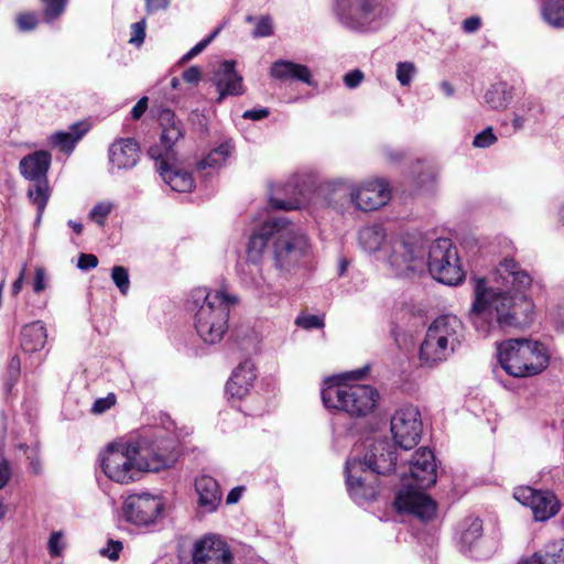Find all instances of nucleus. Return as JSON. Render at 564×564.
<instances>
[{
  "instance_id": "obj_1",
  "label": "nucleus",
  "mask_w": 564,
  "mask_h": 564,
  "mask_svg": "<svg viewBox=\"0 0 564 564\" xmlns=\"http://www.w3.org/2000/svg\"><path fill=\"white\" fill-rule=\"evenodd\" d=\"M496 285L487 286L485 280H477L475 300L469 319L482 336L497 326L520 327L528 323L532 303L524 292L532 283L531 275L511 258L503 259L494 272Z\"/></svg>"
},
{
  "instance_id": "obj_2",
  "label": "nucleus",
  "mask_w": 564,
  "mask_h": 564,
  "mask_svg": "<svg viewBox=\"0 0 564 564\" xmlns=\"http://www.w3.org/2000/svg\"><path fill=\"white\" fill-rule=\"evenodd\" d=\"M178 458L174 441L115 442L100 454V466L105 475L118 484L137 480L142 470L160 471L172 467Z\"/></svg>"
},
{
  "instance_id": "obj_3",
  "label": "nucleus",
  "mask_w": 564,
  "mask_h": 564,
  "mask_svg": "<svg viewBox=\"0 0 564 564\" xmlns=\"http://www.w3.org/2000/svg\"><path fill=\"white\" fill-rule=\"evenodd\" d=\"M399 476L403 481L394 505L399 511L409 512L426 521L434 517L435 502L422 490L436 482V462L433 452L421 447L405 465H400Z\"/></svg>"
},
{
  "instance_id": "obj_4",
  "label": "nucleus",
  "mask_w": 564,
  "mask_h": 564,
  "mask_svg": "<svg viewBox=\"0 0 564 564\" xmlns=\"http://www.w3.org/2000/svg\"><path fill=\"white\" fill-rule=\"evenodd\" d=\"M399 470L394 447L387 440L377 441L364 460L348 458L346 462V482L350 496L356 501L373 499L377 495V475L399 474Z\"/></svg>"
},
{
  "instance_id": "obj_5",
  "label": "nucleus",
  "mask_w": 564,
  "mask_h": 564,
  "mask_svg": "<svg viewBox=\"0 0 564 564\" xmlns=\"http://www.w3.org/2000/svg\"><path fill=\"white\" fill-rule=\"evenodd\" d=\"M328 205L344 210L347 204L360 212H372L386 206L391 199V187L384 178H370L352 183L346 178H335L326 183Z\"/></svg>"
},
{
  "instance_id": "obj_6",
  "label": "nucleus",
  "mask_w": 564,
  "mask_h": 564,
  "mask_svg": "<svg viewBox=\"0 0 564 564\" xmlns=\"http://www.w3.org/2000/svg\"><path fill=\"white\" fill-rule=\"evenodd\" d=\"M195 302L202 301L194 317V326L199 338L208 345L220 343L229 328L230 308L238 303V297L225 290L194 292Z\"/></svg>"
},
{
  "instance_id": "obj_7",
  "label": "nucleus",
  "mask_w": 564,
  "mask_h": 564,
  "mask_svg": "<svg viewBox=\"0 0 564 564\" xmlns=\"http://www.w3.org/2000/svg\"><path fill=\"white\" fill-rule=\"evenodd\" d=\"M465 339L462 321L453 314L441 315L426 329L420 346V361L426 367H435L455 355Z\"/></svg>"
},
{
  "instance_id": "obj_8",
  "label": "nucleus",
  "mask_w": 564,
  "mask_h": 564,
  "mask_svg": "<svg viewBox=\"0 0 564 564\" xmlns=\"http://www.w3.org/2000/svg\"><path fill=\"white\" fill-rule=\"evenodd\" d=\"M497 350L503 370L516 378L536 376L544 371L550 362L547 348L536 340L508 339L499 344Z\"/></svg>"
},
{
  "instance_id": "obj_9",
  "label": "nucleus",
  "mask_w": 564,
  "mask_h": 564,
  "mask_svg": "<svg viewBox=\"0 0 564 564\" xmlns=\"http://www.w3.org/2000/svg\"><path fill=\"white\" fill-rule=\"evenodd\" d=\"M322 400L326 408L348 413L351 416H366L377 406L379 394L368 384H349L336 378L328 379L322 389Z\"/></svg>"
},
{
  "instance_id": "obj_10",
  "label": "nucleus",
  "mask_w": 564,
  "mask_h": 564,
  "mask_svg": "<svg viewBox=\"0 0 564 564\" xmlns=\"http://www.w3.org/2000/svg\"><path fill=\"white\" fill-rule=\"evenodd\" d=\"M311 253V246L305 234L288 218L286 224L279 227L272 245V260L280 274L295 273Z\"/></svg>"
},
{
  "instance_id": "obj_11",
  "label": "nucleus",
  "mask_w": 564,
  "mask_h": 564,
  "mask_svg": "<svg viewBox=\"0 0 564 564\" xmlns=\"http://www.w3.org/2000/svg\"><path fill=\"white\" fill-rule=\"evenodd\" d=\"M424 239L419 235H404L391 239L386 248V261L397 275L422 272L425 269Z\"/></svg>"
},
{
  "instance_id": "obj_12",
  "label": "nucleus",
  "mask_w": 564,
  "mask_h": 564,
  "mask_svg": "<svg viewBox=\"0 0 564 564\" xmlns=\"http://www.w3.org/2000/svg\"><path fill=\"white\" fill-rule=\"evenodd\" d=\"M334 12L343 25L361 33L378 30L386 20L379 0H336Z\"/></svg>"
},
{
  "instance_id": "obj_13",
  "label": "nucleus",
  "mask_w": 564,
  "mask_h": 564,
  "mask_svg": "<svg viewBox=\"0 0 564 564\" xmlns=\"http://www.w3.org/2000/svg\"><path fill=\"white\" fill-rule=\"evenodd\" d=\"M52 155L44 150L35 151L21 159L19 171L21 175L34 185L28 191V196L33 205L36 206V223L42 219V215L51 196V189L47 183V172L51 166Z\"/></svg>"
},
{
  "instance_id": "obj_14",
  "label": "nucleus",
  "mask_w": 564,
  "mask_h": 564,
  "mask_svg": "<svg viewBox=\"0 0 564 564\" xmlns=\"http://www.w3.org/2000/svg\"><path fill=\"white\" fill-rule=\"evenodd\" d=\"M425 267L435 280L447 285H457L465 278L457 249L447 238L436 239L429 246Z\"/></svg>"
},
{
  "instance_id": "obj_15",
  "label": "nucleus",
  "mask_w": 564,
  "mask_h": 564,
  "mask_svg": "<svg viewBox=\"0 0 564 564\" xmlns=\"http://www.w3.org/2000/svg\"><path fill=\"white\" fill-rule=\"evenodd\" d=\"M286 224L285 217H271L253 230L249 238L247 254L248 261L240 265L242 280L251 285L261 283V268L259 262L270 239H275L279 227Z\"/></svg>"
},
{
  "instance_id": "obj_16",
  "label": "nucleus",
  "mask_w": 564,
  "mask_h": 564,
  "mask_svg": "<svg viewBox=\"0 0 564 564\" xmlns=\"http://www.w3.org/2000/svg\"><path fill=\"white\" fill-rule=\"evenodd\" d=\"M456 544L460 553L480 561L490 558L499 549L498 540L484 535V522L475 516H468L458 523Z\"/></svg>"
},
{
  "instance_id": "obj_17",
  "label": "nucleus",
  "mask_w": 564,
  "mask_h": 564,
  "mask_svg": "<svg viewBox=\"0 0 564 564\" xmlns=\"http://www.w3.org/2000/svg\"><path fill=\"white\" fill-rule=\"evenodd\" d=\"M422 430L421 413L414 405L399 408L391 417L393 440L403 449H411L419 443Z\"/></svg>"
},
{
  "instance_id": "obj_18",
  "label": "nucleus",
  "mask_w": 564,
  "mask_h": 564,
  "mask_svg": "<svg viewBox=\"0 0 564 564\" xmlns=\"http://www.w3.org/2000/svg\"><path fill=\"white\" fill-rule=\"evenodd\" d=\"M163 509L164 502L160 496L142 492L128 496L122 512L128 522L148 527L159 519Z\"/></svg>"
},
{
  "instance_id": "obj_19",
  "label": "nucleus",
  "mask_w": 564,
  "mask_h": 564,
  "mask_svg": "<svg viewBox=\"0 0 564 564\" xmlns=\"http://www.w3.org/2000/svg\"><path fill=\"white\" fill-rule=\"evenodd\" d=\"M513 497L523 506L530 507L535 521H546L557 514L561 503L549 490H536L529 486L516 488Z\"/></svg>"
},
{
  "instance_id": "obj_20",
  "label": "nucleus",
  "mask_w": 564,
  "mask_h": 564,
  "mask_svg": "<svg viewBox=\"0 0 564 564\" xmlns=\"http://www.w3.org/2000/svg\"><path fill=\"white\" fill-rule=\"evenodd\" d=\"M234 555L227 542L216 534H206L193 546V564H232Z\"/></svg>"
},
{
  "instance_id": "obj_21",
  "label": "nucleus",
  "mask_w": 564,
  "mask_h": 564,
  "mask_svg": "<svg viewBox=\"0 0 564 564\" xmlns=\"http://www.w3.org/2000/svg\"><path fill=\"white\" fill-rule=\"evenodd\" d=\"M159 122L162 128L161 147H151L149 149V155L153 160H176L173 147L183 138L182 122L176 119L174 112L170 109H163L160 112Z\"/></svg>"
},
{
  "instance_id": "obj_22",
  "label": "nucleus",
  "mask_w": 564,
  "mask_h": 564,
  "mask_svg": "<svg viewBox=\"0 0 564 564\" xmlns=\"http://www.w3.org/2000/svg\"><path fill=\"white\" fill-rule=\"evenodd\" d=\"M234 61H225L215 73V85L219 93L217 102H221L226 96H238L245 93L242 77L235 69Z\"/></svg>"
},
{
  "instance_id": "obj_23",
  "label": "nucleus",
  "mask_w": 564,
  "mask_h": 564,
  "mask_svg": "<svg viewBox=\"0 0 564 564\" xmlns=\"http://www.w3.org/2000/svg\"><path fill=\"white\" fill-rule=\"evenodd\" d=\"M139 159V144L132 138L118 139L109 148V161L113 169H132Z\"/></svg>"
},
{
  "instance_id": "obj_24",
  "label": "nucleus",
  "mask_w": 564,
  "mask_h": 564,
  "mask_svg": "<svg viewBox=\"0 0 564 564\" xmlns=\"http://www.w3.org/2000/svg\"><path fill=\"white\" fill-rule=\"evenodd\" d=\"M156 161V170L163 181L175 192L187 193L194 187L193 176L174 165L175 160L160 159Z\"/></svg>"
},
{
  "instance_id": "obj_25",
  "label": "nucleus",
  "mask_w": 564,
  "mask_h": 564,
  "mask_svg": "<svg viewBox=\"0 0 564 564\" xmlns=\"http://www.w3.org/2000/svg\"><path fill=\"white\" fill-rule=\"evenodd\" d=\"M254 378L253 364L249 360L241 362L227 382V393L231 398L242 399L249 393Z\"/></svg>"
},
{
  "instance_id": "obj_26",
  "label": "nucleus",
  "mask_w": 564,
  "mask_h": 564,
  "mask_svg": "<svg viewBox=\"0 0 564 564\" xmlns=\"http://www.w3.org/2000/svg\"><path fill=\"white\" fill-rule=\"evenodd\" d=\"M198 496V507L203 512H214L221 501V491L218 482L210 476H202L195 481Z\"/></svg>"
},
{
  "instance_id": "obj_27",
  "label": "nucleus",
  "mask_w": 564,
  "mask_h": 564,
  "mask_svg": "<svg viewBox=\"0 0 564 564\" xmlns=\"http://www.w3.org/2000/svg\"><path fill=\"white\" fill-rule=\"evenodd\" d=\"M270 74L281 80L297 79L305 84H312V74L307 66L290 61L280 59L272 64Z\"/></svg>"
},
{
  "instance_id": "obj_28",
  "label": "nucleus",
  "mask_w": 564,
  "mask_h": 564,
  "mask_svg": "<svg viewBox=\"0 0 564 564\" xmlns=\"http://www.w3.org/2000/svg\"><path fill=\"white\" fill-rule=\"evenodd\" d=\"M522 562L525 564H564V538L546 543L542 550Z\"/></svg>"
},
{
  "instance_id": "obj_29",
  "label": "nucleus",
  "mask_w": 564,
  "mask_h": 564,
  "mask_svg": "<svg viewBox=\"0 0 564 564\" xmlns=\"http://www.w3.org/2000/svg\"><path fill=\"white\" fill-rule=\"evenodd\" d=\"M46 339V328L41 321L28 324L22 328L21 346L25 351L41 350L45 346Z\"/></svg>"
},
{
  "instance_id": "obj_30",
  "label": "nucleus",
  "mask_w": 564,
  "mask_h": 564,
  "mask_svg": "<svg viewBox=\"0 0 564 564\" xmlns=\"http://www.w3.org/2000/svg\"><path fill=\"white\" fill-rule=\"evenodd\" d=\"M542 113V106L533 98H525L513 112L512 126L521 130L525 124L534 123Z\"/></svg>"
},
{
  "instance_id": "obj_31",
  "label": "nucleus",
  "mask_w": 564,
  "mask_h": 564,
  "mask_svg": "<svg viewBox=\"0 0 564 564\" xmlns=\"http://www.w3.org/2000/svg\"><path fill=\"white\" fill-rule=\"evenodd\" d=\"M87 129L83 123H75L67 131H57L50 135V144L63 152H72Z\"/></svg>"
},
{
  "instance_id": "obj_32",
  "label": "nucleus",
  "mask_w": 564,
  "mask_h": 564,
  "mask_svg": "<svg viewBox=\"0 0 564 564\" xmlns=\"http://www.w3.org/2000/svg\"><path fill=\"white\" fill-rule=\"evenodd\" d=\"M539 11L547 26L564 30V0H541Z\"/></svg>"
},
{
  "instance_id": "obj_33",
  "label": "nucleus",
  "mask_w": 564,
  "mask_h": 564,
  "mask_svg": "<svg viewBox=\"0 0 564 564\" xmlns=\"http://www.w3.org/2000/svg\"><path fill=\"white\" fill-rule=\"evenodd\" d=\"M386 237L387 234L382 226H366L358 232V243L364 251L375 253L380 250Z\"/></svg>"
},
{
  "instance_id": "obj_34",
  "label": "nucleus",
  "mask_w": 564,
  "mask_h": 564,
  "mask_svg": "<svg viewBox=\"0 0 564 564\" xmlns=\"http://www.w3.org/2000/svg\"><path fill=\"white\" fill-rule=\"evenodd\" d=\"M234 151L230 141L223 142L219 147L213 149L206 158L198 162L199 170H218L223 167Z\"/></svg>"
},
{
  "instance_id": "obj_35",
  "label": "nucleus",
  "mask_w": 564,
  "mask_h": 564,
  "mask_svg": "<svg viewBox=\"0 0 564 564\" xmlns=\"http://www.w3.org/2000/svg\"><path fill=\"white\" fill-rule=\"evenodd\" d=\"M485 102L496 110L505 109L510 102L511 96L502 84L491 86L484 96Z\"/></svg>"
},
{
  "instance_id": "obj_36",
  "label": "nucleus",
  "mask_w": 564,
  "mask_h": 564,
  "mask_svg": "<svg viewBox=\"0 0 564 564\" xmlns=\"http://www.w3.org/2000/svg\"><path fill=\"white\" fill-rule=\"evenodd\" d=\"M416 74V67L412 62H399L395 76L401 86H409Z\"/></svg>"
},
{
  "instance_id": "obj_37",
  "label": "nucleus",
  "mask_w": 564,
  "mask_h": 564,
  "mask_svg": "<svg viewBox=\"0 0 564 564\" xmlns=\"http://www.w3.org/2000/svg\"><path fill=\"white\" fill-rule=\"evenodd\" d=\"M111 279L120 293L126 295L130 289V279L128 270L122 265H115L111 270Z\"/></svg>"
},
{
  "instance_id": "obj_38",
  "label": "nucleus",
  "mask_w": 564,
  "mask_h": 564,
  "mask_svg": "<svg viewBox=\"0 0 564 564\" xmlns=\"http://www.w3.org/2000/svg\"><path fill=\"white\" fill-rule=\"evenodd\" d=\"M43 15L47 22L57 19L65 10L67 0H48L43 2Z\"/></svg>"
},
{
  "instance_id": "obj_39",
  "label": "nucleus",
  "mask_w": 564,
  "mask_h": 564,
  "mask_svg": "<svg viewBox=\"0 0 564 564\" xmlns=\"http://www.w3.org/2000/svg\"><path fill=\"white\" fill-rule=\"evenodd\" d=\"M112 208L113 204L110 202L97 203L90 210L89 218L99 226H104L105 220L111 213Z\"/></svg>"
},
{
  "instance_id": "obj_40",
  "label": "nucleus",
  "mask_w": 564,
  "mask_h": 564,
  "mask_svg": "<svg viewBox=\"0 0 564 564\" xmlns=\"http://www.w3.org/2000/svg\"><path fill=\"white\" fill-rule=\"evenodd\" d=\"M496 142H497V137L494 133L492 128L488 127L474 137L473 145L475 148L485 149V148H488V147L495 144Z\"/></svg>"
},
{
  "instance_id": "obj_41",
  "label": "nucleus",
  "mask_w": 564,
  "mask_h": 564,
  "mask_svg": "<svg viewBox=\"0 0 564 564\" xmlns=\"http://www.w3.org/2000/svg\"><path fill=\"white\" fill-rule=\"evenodd\" d=\"M273 33V22L269 15H262L257 20L256 28L252 31L253 37H267Z\"/></svg>"
},
{
  "instance_id": "obj_42",
  "label": "nucleus",
  "mask_w": 564,
  "mask_h": 564,
  "mask_svg": "<svg viewBox=\"0 0 564 564\" xmlns=\"http://www.w3.org/2000/svg\"><path fill=\"white\" fill-rule=\"evenodd\" d=\"M270 205L275 209L294 210L301 208L302 202L297 197L284 199L272 195L270 197Z\"/></svg>"
},
{
  "instance_id": "obj_43",
  "label": "nucleus",
  "mask_w": 564,
  "mask_h": 564,
  "mask_svg": "<svg viewBox=\"0 0 564 564\" xmlns=\"http://www.w3.org/2000/svg\"><path fill=\"white\" fill-rule=\"evenodd\" d=\"M296 325L304 329L321 328L324 326V322L316 315H301L295 321Z\"/></svg>"
},
{
  "instance_id": "obj_44",
  "label": "nucleus",
  "mask_w": 564,
  "mask_h": 564,
  "mask_svg": "<svg viewBox=\"0 0 564 564\" xmlns=\"http://www.w3.org/2000/svg\"><path fill=\"white\" fill-rule=\"evenodd\" d=\"M115 403H116V395L113 393H109L107 397L99 398L94 402V404L91 406V412L95 414H101V413L106 412L107 410H109L111 406H113Z\"/></svg>"
},
{
  "instance_id": "obj_45",
  "label": "nucleus",
  "mask_w": 564,
  "mask_h": 564,
  "mask_svg": "<svg viewBox=\"0 0 564 564\" xmlns=\"http://www.w3.org/2000/svg\"><path fill=\"white\" fill-rule=\"evenodd\" d=\"M37 22V18L34 13H23L17 18V23L21 31H31L35 29Z\"/></svg>"
},
{
  "instance_id": "obj_46",
  "label": "nucleus",
  "mask_w": 564,
  "mask_h": 564,
  "mask_svg": "<svg viewBox=\"0 0 564 564\" xmlns=\"http://www.w3.org/2000/svg\"><path fill=\"white\" fill-rule=\"evenodd\" d=\"M131 30L132 32L129 42L138 46L141 45L145 37V21L142 20L140 22L133 23Z\"/></svg>"
},
{
  "instance_id": "obj_47",
  "label": "nucleus",
  "mask_w": 564,
  "mask_h": 564,
  "mask_svg": "<svg viewBox=\"0 0 564 564\" xmlns=\"http://www.w3.org/2000/svg\"><path fill=\"white\" fill-rule=\"evenodd\" d=\"M365 76L360 69H354L344 75V84L347 88H357L364 80Z\"/></svg>"
},
{
  "instance_id": "obj_48",
  "label": "nucleus",
  "mask_w": 564,
  "mask_h": 564,
  "mask_svg": "<svg viewBox=\"0 0 564 564\" xmlns=\"http://www.w3.org/2000/svg\"><path fill=\"white\" fill-rule=\"evenodd\" d=\"M64 550V543L62 541L61 532H53L48 540V552L52 556L61 555Z\"/></svg>"
},
{
  "instance_id": "obj_49",
  "label": "nucleus",
  "mask_w": 564,
  "mask_h": 564,
  "mask_svg": "<svg viewBox=\"0 0 564 564\" xmlns=\"http://www.w3.org/2000/svg\"><path fill=\"white\" fill-rule=\"evenodd\" d=\"M122 550V543L119 541L110 540L107 547L101 550V554L107 556L109 560L115 561L119 557V553Z\"/></svg>"
},
{
  "instance_id": "obj_50",
  "label": "nucleus",
  "mask_w": 564,
  "mask_h": 564,
  "mask_svg": "<svg viewBox=\"0 0 564 564\" xmlns=\"http://www.w3.org/2000/svg\"><path fill=\"white\" fill-rule=\"evenodd\" d=\"M98 265V259L95 254L91 253H82L78 257L77 267L80 270H90Z\"/></svg>"
},
{
  "instance_id": "obj_51",
  "label": "nucleus",
  "mask_w": 564,
  "mask_h": 564,
  "mask_svg": "<svg viewBox=\"0 0 564 564\" xmlns=\"http://www.w3.org/2000/svg\"><path fill=\"white\" fill-rule=\"evenodd\" d=\"M145 10L149 14L158 11L166 10L170 7L171 0H144Z\"/></svg>"
},
{
  "instance_id": "obj_52",
  "label": "nucleus",
  "mask_w": 564,
  "mask_h": 564,
  "mask_svg": "<svg viewBox=\"0 0 564 564\" xmlns=\"http://www.w3.org/2000/svg\"><path fill=\"white\" fill-rule=\"evenodd\" d=\"M11 478V468L8 460L0 455V490L6 487Z\"/></svg>"
},
{
  "instance_id": "obj_53",
  "label": "nucleus",
  "mask_w": 564,
  "mask_h": 564,
  "mask_svg": "<svg viewBox=\"0 0 564 564\" xmlns=\"http://www.w3.org/2000/svg\"><path fill=\"white\" fill-rule=\"evenodd\" d=\"M46 275L45 270L43 268H36L35 270V278L33 282V290L35 293H41L46 288Z\"/></svg>"
},
{
  "instance_id": "obj_54",
  "label": "nucleus",
  "mask_w": 564,
  "mask_h": 564,
  "mask_svg": "<svg viewBox=\"0 0 564 564\" xmlns=\"http://www.w3.org/2000/svg\"><path fill=\"white\" fill-rule=\"evenodd\" d=\"M208 45V40H202L194 47H192L186 54L181 58V63H186L202 53Z\"/></svg>"
},
{
  "instance_id": "obj_55",
  "label": "nucleus",
  "mask_w": 564,
  "mask_h": 564,
  "mask_svg": "<svg viewBox=\"0 0 564 564\" xmlns=\"http://www.w3.org/2000/svg\"><path fill=\"white\" fill-rule=\"evenodd\" d=\"M200 78L202 72L197 66H192L183 73V79L189 84H197L200 80Z\"/></svg>"
},
{
  "instance_id": "obj_56",
  "label": "nucleus",
  "mask_w": 564,
  "mask_h": 564,
  "mask_svg": "<svg viewBox=\"0 0 564 564\" xmlns=\"http://www.w3.org/2000/svg\"><path fill=\"white\" fill-rule=\"evenodd\" d=\"M148 101H149L148 97H142L133 106V108L131 109V117L134 120H138V119H140L143 116V113L148 109Z\"/></svg>"
},
{
  "instance_id": "obj_57",
  "label": "nucleus",
  "mask_w": 564,
  "mask_h": 564,
  "mask_svg": "<svg viewBox=\"0 0 564 564\" xmlns=\"http://www.w3.org/2000/svg\"><path fill=\"white\" fill-rule=\"evenodd\" d=\"M481 25V20L478 17H470L463 21V30L466 33L476 32Z\"/></svg>"
},
{
  "instance_id": "obj_58",
  "label": "nucleus",
  "mask_w": 564,
  "mask_h": 564,
  "mask_svg": "<svg viewBox=\"0 0 564 564\" xmlns=\"http://www.w3.org/2000/svg\"><path fill=\"white\" fill-rule=\"evenodd\" d=\"M268 116L269 110L267 108L246 110L242 115L245 119H250L253 121L261 120Z\"/></svg>"
},
{
  "instance_id": "obj_59",
  "label": "nucleus",
  "mask_w": 564,
  "mask_h": 564,
  "mask_svg": "<svg viewBox=\"0 0 564 564\" xmlns=\"http://www.w3.org/2000/svg\"><path fill=\"white\" fill-rule=\"evenodd\" d=\"M25 271H26V267L23 265L22 269H21V272H20V274L18 276V279L12 284L11 292H12L13 296H17L21 292V290L23 288Z\"/></svg>"
},
{
  "instance_id": "obj_60",
  "label": "nucleus",
  "mask_w": 564,
  "mask_h": 564,
  "mask_svg": "<svg viewBox=\"0 0 564 564\" xmlns=\"http://www.w3.org/2000/svg\"><path fill=\"white\" fill-rule=\"evenodd\" d=\"M243 488L242 487H235L232 488L229 494L227 495L226 502L228 505H232L239 501L241 498Z\"/></svg>"
},
{
  "instance_id": "obj_61",
  "label": "nucleus",
  "mask_w": 564,
  "mask_h": 564,
  "mask_svg": "<svg viewBox=\"0 0 564 564\" xmlns=\"http://www.w3.org/2000/svg\"><path fill=\"white\" fill-rule=\"evenodd\" d=\"M440 88L446 97H452L454 95V87L448 82H442Z\"/></svg>"
},
{
  "instance_id": "obj_62",
  "label": "nucleus",
  "mask_w": 564,
  "mask_h": 564,
  "mask_svg": "<svg viewBox=\"0 0 564 564\" xmlns=\"http://www.w3.org/2000/svg\"><path fill=\"white\" fill-rule=\"evenodd\" d=\"M68 226L77 234L80 235L83 231V225L75 220H68Z\"/></svg>"
},
{
  "instance_id": "obj_63",
  "label": "nucleus",
  "mask_w": 564,
  "mask_h": 564,
  "mask_svg": "<svg viewBox=\"0 0 564 564\" xmlns=\"http://www.w3.org/2000/svg\"><path fill=\"white\" fill-rule=\"evenodd\" d=\"M10 369L14 371L15 375L19 373L20 361L17 357H13L10 362Z\"/></svg>"
},
{
  "instance_id": "obj_64",
  "label": "nucleus",
  "mask_w": 564,
  "mask_h": 564,
  "mask_svg": "<svg viewBox=\"0 0 564 564\" xmlns=\"http://www.w3.org/2000/svg\"><path fill=\"white\" fill-rule=\"evenodd\" d=\"M348 267V262L344 259L339 264V275H344Z\"/></svg>"
}]
</instances>
